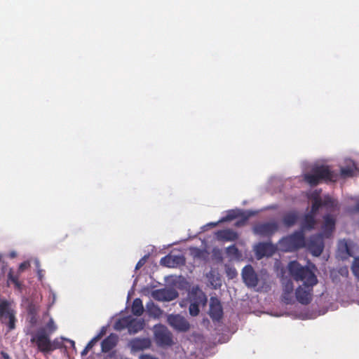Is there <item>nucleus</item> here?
I'll return each instance as SVG.
<instances>
[{
  "mask_svg": "<svg viewBox=\"0 0 359 359\" xmlns=\"http://www.w3.org/2000/svg\"><path fill=\"white\" fill-rule=\"evenodd\" d=\"M247 219H248V217H244L243 219H241V221H238V222H236V224H235V225H236V226H241L243 225V224L245 223V222L247 221Z\"/></svg>",
  "mask_w": 359,
  "mask_h": 359,
  "instance_id": "nucleus-41",
  "label": "nucleus"
},
{
  "mask_svg": "<svg viewBox=\"0 0 359 359\" xmlns=\"http://www.w3.org/2000/svg\"><path fill=\"white\" fill-rule=\"evenodd\" d=\"M335 227V220L332 218V216L327 215L324 217V224L322 226V233L326 238H329L334 229Z\"/></svg>",
  "mask_w": 359,
  "mask_h": 359,
  "instance_id": "nucleus-21",
  "label": "nucleus"
},
{
  "mask_svg": "<svg viewBox=\"0 0 359 359\" xmlns=\"http://www.w3.org/2000/svg\"><path fill=\"white\" fill-rule=\"evenodd\" d=\"M201 305H198L196 303L191 302L189 307V311L191 316H196L198 315L200 312V308Z\"/></svg>",
  "mask_w": 359,
  "mask_h": 359,
  "instance_id": "nucleus-33",
  "label": "nucleus"
},
{
  "mask_svg": "<svg viewBox=\"0 0 359 359\" xmlns=\"http://www.w3.org/2000/svg\"><path fill=\"white\" fill-rule=\"evenodd\" d=\"M91 348H87V345L86 346L85 348L81 352V355H85L88 353V352L90 350Z\"/></svg>",
  "mask_w": 359,
  "mask_h": 359,
  "instance_id": "nucleus-44",
  "label": "nucleus"
},
{
  "mask_svg": "<svg viewBox=\"0 0 359 359\" xmlns=\"http://www.w3.org/2000/svg\"><path fill=\"white\" fill-rule=\"evenodd\" d=\"M190 301L198 305L204 306L207 304V297L205 294L198 287H193L189 294Z\"/></svg>",
  "mask_w": 359,
  "mask_h": 359,
  "instance_id": "nucleus-17",
  "label": "nucleus"
},
{
  "mask_svg": "<svg viewBox=\"0 0 359 359\" xmlns=\"http://www.w3.org/2000/svg\"><path fill=\"white\" fill-rule=\"evenodd\" d=\"M102 337V334H98L97 336L93 337L88 344L87 348H92L98 340Z\"/></svg>",
  "mask_w": 359,
  "mask_h": 359,
  "instance_id": "nucleus-38",
  "label": "nucleus"
},
{
  "mask_svg": "<svg viewBox=\"0 0 359 359\" xmlns=\"http://www.w3.org/2000/svg\"><path fill=\"white\" fill-rule=\"evenodd\" d=\"M131 311L134 316H140L144 312V306L142 301L140 298H136L133 300Z\"/></svg>",
  "mask_w": 359,
  "mask_h": 359,
  "instance_id": "nucleus-26",
  "label": "nucleus"
},
{
  "mask_svg": "<svg viewBox=\"0 0 359 359\" xmlns=\"http://www.w3.org/2000/svg\"><path fill=\"white\" fill-rule=\"evenodd\" d=\"M323 206L327 207L328 208H332L336 206V201L332 199L330 196H326L324 199L322 201Z\"/></svg>",
  "mask_w": 359,
  "mask_h": 359,
  "instance_id": "nucleus-32",
  "label": "nucleus"
},
{
  "mask_svg": "<svg viewBox=\"0 0 359 359\" xmlns=\"http://www.w3.org/2000/svg\"><path fill=\"white\" fill-rule=\"evenodd\" d=\"M242 213L240 211L237 210H230L226 217H223L222 219L219 221V222H226V221H230L233 219H236L240 216H241Z\"/></svg>",
  "mask_w": 359,
  "mask_h": 359,
  "instance_id": "nucleus-30",
  "label": "nucleus"
},
{
  "mask_svg": "<svg viewBox=\"0 0 359 359\" xmlns=\"http://www.w3.org/2000/svg\"><path fill=\"white\" fill-rule=\"evenodd\" d=\"M228 274L231 278H233L236 275V271L235 269H229L228 271Z\"/></svg>",
  "mask_w": 359,
  "mask_h": 359,
  "instance_id": "nucleus-42",
  "label": "nucleus"
},
{
  "mask_svg": "<svg viewBox=\"0 0 359 359\" xmlns=\"http://www.w3.org/2000/svg\"><path fill=\"white\" fill-rule=\"evenodd\" d=\"M147 257L144 256V257L141 258L138 262L136 264L135 269H140L145 263Z\"/></svg>",
  "mask_w": 359,
  "mask_h": 359,
  "instance_id": "nucleus-40",
  "label": "nucleus"
},
{
  "mask_svg": "<svg viewBox=\"0 0 359 359\" xmlns=\"http://www.w3.org/2000/svg\"><path fill=\"white\" fill-rule=\"evenodd\" d=\"M341 177H352L354 173V170L350 167L341 168L340 170Z\"/></svg>",
  "mask_w": 359,
  "mask_h": 359,
  "instance_id": "nucleus-34",
  "label": "nucleus"
},
{
  "mask_svg": "<svg viewBox=\"0 0 359 359\" xmlns=\"http://www.w3.org/2000/svg\"><path fill=\"white\" fill-rule=\"evenodd\" d=\"M46 317L48 319L46 322L45 330H41L39 334L35 335V337L30 341L31 345L43 354L50 353L62 347V344L57 339L51 340V335L57 331V325L53 318L49 316L48 311L43 313V319L45 320Z\"/></svg>",
  "mask_w": 359,
  "mask_h": 359,
  "instance_id": "nucleus-2",
  "label": "nucleus"
},
{
  "mask_svg": "<svg viewBox=\"0 0 359 359\" xmlns=\"http://www.w3.org/2000/svg\"><path fill=\"white\" fill-rule=\"evenodd\" d=\"M130 316L124 317L118 320L115 323V329L118 330H121L125 328L128 329L129 325Z\"/></svg>",
  "mask_w": 359,
  "mask_h": 359,
  "instance_id": "nucleus-29",
  "label": "nucleus"
},
{
  "mask_svg": "<svg viewBox=\"0 0 359 359\" xmlns=\"http://www.w3.org/2000/svg\"><path fill=\"white\" fill-rule=\"evenodd\" d=\"M197 254L196 255H199V254L201 252V251L199 249H196Z\"/></svg>",
  "mask_w": 359,
  "mask_h": 359,
  "instance_id": "nucleus-47",
  "label": "nucleus"
},
{
  "mask_svg": "<svg viewBox=\"0 0 359 359\" xmlns=\"http://www.w3.org/2000/svg\"><path fill=\"white\" fill-rule=\"evenodd\" d=\"M351 269L355 278L359 280V257L354 258Z\"/></svg>",
  "mask_w": 359,
  "mask_h": 359,
  "instance_id": "nucleus-31",
  "label": "nucleus"
},
{
  "mask_svg": "<svg viewBox=\"0 0 359 359\" xmlns=\"http://www.w3.org/2000/svg\"><path fill=\"white\" fill-rule=\"evenodd\" d=\"M99 334H102V337L105 334V329L103 327Z\"/></svg>",
  "mask_w": 359,
  "mask_h": 359,
  "instance_id": "nucleus-45",
  "label": "nucleus"
},
{
  "mask_svg": "<svg viewBox=\"0 0 359 359\" xmlns=\"http://www.w3.org/2000/svg\"><path fill=\"white\" fill-rule=\"evenodd\" d=\"M1 355L2 357V359H11L9 355L4 351L1 352Z\"/></svg>",
  "mask_w": 359,
  "mask_h": 359,
  "instance_id": "nucleus-43",
  "label": "nucleus"
},
{
  "mask_svg": "<svg viewBox=\"0 0 359 359\" xmlns=\"http://www.w3.org/2000/svg\"><path fill=\"white\" fill-rule=\"evenodd\" d=\"M117 344V337L111 334L106 337L101 343L102 351L107 353L113 349Z\"/></svg>",
  "mask_w": 359,
  "mask_h": 359,
  "instance_id": "nucleus-22",
  "label": "nucleus"
},
{
  "mask_svg": "<svg viewBox=\"0 0 359 359\" xmlns=\"http://www.w3.org/2000/svg\"><path fill=\"white\" fill-rule=\"evenodd\" d=\"M168 322L171 327L180 332H187L190 328L189 323L179 314L169 316Z\"/></svg>",
  "mask_w": 359,
  "mask_h": 359,
  "instance_id": "nucleus-10",
  "label": "nucleus"
},
{
  "mask_svg": "<svg viewBox=\"0 0 359 359\" xmlns=\"http://www.w3.org/2000/svg\"><path fill=\"white\" fill-rule=\"evenodd\" d=\"M154 334L156 341L160 346H171L173 343L172 334L168 328L163 325H160L157 327Z\"/></svg>",
  "mask_w": 359,
  "mask_h": 359,
  "instance_id": "nucleus-8",
  "label": "nucleus"
},
{
  "mask_svg": "<svg viewBox=\"0 0 359 359\" xmlns=\"http://www.w3.org/2000/svg\"><path fill=\"white\" fill-rule=\"evenodd\" d=\"M152 296L156 300L169 302L175 299L178 297V292L174 289H160L154 290Z\"/></svg>",
  "mask_w": 359,
  "mask_h": 359,
  "instance_id": "nucleus-13",
  "label": "nucleus"
},
{
  "mask_svg": "<svg viewBox=\"0 0 359 359\" xmlns=\"http://www.w3.org/2000/svg\"><path fill=\"white\" fill-rule=\"evenodd\" d=\"M132 351H139L150 348L151 343L149 338H135L130 341Z\"/></svg>",
  "mask_w": 359,
  "mask_h": 359,
  "instance_id": "nucleus-19",
  "label": "nucleus"
},
{
  "mask_svg": "<svg viewBox=\"0 0 359 359\" xmlns=\"http://www.w3.org/2000/svg\"><path fill=\"white\" fill-rule=\"evenodd\" d=\"M226 253L229 255L236 256L238 255V249L235 245H230L226 248Z\"/></svg>",
  "mask_w": 359,
  "mask_h": 359,
  "instance_id": "nucleus-36",
  "label": "nucleus"
},
{
  "mask_svg": "<svg viewBox=\"0 0 359 359\" xmlns=\"http://www.w3.org/2000/svg\"><path fill=\"white\" fill-rule=\"evenodd\" d=\"M323 234L318 233L310 237L307 248L312 253L313 255L318 257L321 255L324 249Z\"/></svg>",
  "mask_w": 359,
  "mask_h": 359,
  "instance_id": "nucleus-7",
  "label": "nucleus"
},
{
  "mask_svg": "<svg viewBox=\"0 0 359 359\" xmlns=\"http://www.w3.org/2000/svg\"><path fill=\"white\" fill-rule=\"evenodd\" d=\"M278 229V225L275 222L260 223L253 227V231L255 234L264 237H271Z\"/></svg>",
  "mask_w": 359,
  "mask_h": 359,
  "instance_id": "nucleus-6",
  "label": "nucleus"
},
{
  "mask_svg": "<svg viewBox=\"0 0 359 359\" xmlns=\"http://www.w3.org/2000/svg\"><path fill=\"white\" fill-rule=\"evenodd\" d=\"M217 223L211 224L213 226H216Z\"/></svg>",
  "mask_w": 359,
  "mask_h": 359,
  "instance_id": "nucleus-49",
  "label": "nucleus"
},
{
  "mask_svg": "<svg viewBox=\"0 0 359 359\" xmlns=\"http://www.w3.org/2000/svg\"><path fill=\"white\" fill-rule=\"evenodd\" d=\"M299 219V214L296 211H291L285 214L283 217V223L287 227L294 226Z\"/></svg>",
  "mask_w": 359,
  "mask_h": 359,
  "instance_id": "nucleus-24",
  "label": "nucleus"
},
{
  "mask_svg": "<svg viewBox=\"0 0 359 359\" xmlns=\"http://www.w3.org/2000/svg\"><path fill=\"white\" fill-rule=\"evenodd\" d=\"M242 278L248 287H255L259 283V279L253 267L246 265L242 270Z\"/></svg>",
  "mask_w": 359,
  "mask_h": 359,
  "instance_id": "nucleus-9",
  "label": "nucleus"
},
{
  "mask_svg": "<svg viewBox=\"0 0 359 359\" xmlns=\"http://www.w3.org/2000/svg\"><path fill=\"white\" fill-rule=\"evenodd\" d=\"M322 206H323L322 199L318 196L314 197L313 200L311 211L309 213L316 216L317 212L318 211L320 208H321Z\"/></svg>",
  "mask_w": 359,
  "mask_h": 359,
  "instance_id": "nucleus-28",
  "label": "nucleus"
},
{
  "mask_svg": "<svg viewBox=\"0 0 359 359\" xmlns=\"http://www.w3.org/2000/svg\"><path fill=\"white\" fill-rule=\"evenodd\" d=\"M149 311L151 313L154 314L155 316H158L161 313V309L158 306H156L154 304H152L151 308L149 309Z\"/></svg>",
  "mask_w": 359,
  "mask_h": 359,
  "instance_id": "nucleus-39",
  "label": "nucleus"
},
{
  "mask_svg": "<svg viewBox=\"0 0 359 359\" xmlns=\"http://www.w3.org/2000/svg\"><path fill=\"white\" fill-rule=\"evenodd\" d=\"M215 235L217 239L220 241H235L238 238L237 232L229 229L219 230Z\"/></svg>",
  "mask_w": 359,
  "mask_h": 359,
  "instance_id": "nucleus-20",
  "label": "nucleus"
},
{
  "mask_svg": "<svg viewBox=\"0 0 359 359\" xmlns=\"http://www.w3.org/2000/svg\"><path fill=\"white\" fill-rule=\"evenodd\" d=\"M313 169L321 181L335 182L337 180V174L332 171L327 165L316 166Z\"/></svg>",
  "mask_w": 359,
  "mask_h": 359,
  "instance_id": "nucleus-14",
  "label": "nucleus"
},
{
  "mask_svg": "<svg viewBox=\"0 0 359 359\" xmlns=\"http://www.w3.org/2000/svg\"><path fill=\"white\" fill-rule=\"evenodd\" d=\"M304 179L312 187L318 185L321 182L313 168L312 169L311 173L304 175Z\"/></svg>",
  "mask_w": 359,
  "mask_h": 359,
  "instance_id": "nucleus-27",
  "label": "nucleus"
},
{
  "mask_svg": "<svg viewBox=\"0 0 359 359\" xmlns=\"http://www.w3.org/2000/svg\"><path fill=\"white\" fill-rule=\"evenodd\" d=\"M209 315L212 320H219L222 318L223 310L220 302L215 297H211Z\"/></svg>",
  "mask_w": 359,
  "mask_h": 359,
  "instance_id": "nucleus-16",
  "label": "nucleus"
},
{
  "mask_svg": "<svg viewBox=\"0 0 359 359\" xmlns=\"http://www.w3.org/2000/svg\"><path fill=\"white\" fill-rule=\"evenodd\" d=\"M276 247L271 243L260 242L255 247V252L257 259L264 257H271L276 252Z\"/></svg>",
  "mask_w": 359,
  "mask_h": 359,
  "instance_id": "nucleus-11",
  "label": "nucleus"
},
{
  "mask_svg": "<svg viewBox=\"0 0 359 359\" xmlns=\"http://www.w3.org/2000/svg\"><path fill=\"white\" fill-rule=\"evenodd\" d=\"M20 273H18V271H15L13 268L9 269L7 275L6 285L9 287L11 285H13L14 287L22 291V282L20 280Z\"/></svg>",
  "mask_w": 359,
  "mask_h": 359,
  "instance_id": "nucleus-18",
  "label": "nucleus"
},
{
  "mask_svg": "<svg viewBox=\"0 0 359 359\" xmlns=\"http://www.w3.org/2000/svg\"><path fill=\"white\" fill-rule=\"evenodd\" d=\"M287 268L294 280L303 282L295 290L297 300L304 305L310 304L313 297V286L318 283L316 276L307 266H302L297 261H291Z\"/></svg>",
  "mask_w": 359,
  "mask_h": 359,
  "instance_id": "nucleus-1",
  "label": "nucleus"
},
{
  "mask_svg": "<svg viewBox=\"0 0 359 359\" xmlns=\"http://www.w3.org/2000/svg\"><path fill=\"white\" fill-rule=\"evenodd\" d=\"M304 245L305 237L302 231H297L279 241L280 250L283 252H294Z\"/></svg>",
  "mask_w": 359,
  "mask_h": 359,
  "instance_id": "nucleus-4",
  "label": "nucleus"
},
{
  "mask_svg": "<svg viewBox=\"0 0 359 359\" xmlns=\"http://www.w3.org/2000/svg\"><path fill=\"white\" fill-rule=\"evenodd\" d=\"M282 301L286 304L293 302L294 285L291 280H284L283 283Z\"/></svg>",
  "mask_w": 359,
  "mask_h": 359,
  "instance_id": "nucleus-15",
  "label": "nucleus"
},
{
  "mask_svg": "<svg viewBox=\"0 0 359 359\" xmlns=\"http://www.w3.org/2000/svg\"><path fill=\"white\" fill-rule=\"evenodd\" d=\"M160 264L168 268H175L184 265L185 259L183 255L168 254L161 259Z\"/></svg>",
  "mask_w": 359,
  "mask_h": 359,
  "instance_id": "nucleus-12",
  "label": "nucleus"
},
{
  "mask_svg": "<svg viewBox=\"0 0 359 359\" xmlns=\"http://www.w3.org/2000/svg\"><path fill=\"white\" fill-rule=\"evenodd\" d=\"M35 265L37 268V275L39 280H42L44 275V271L40 269V262L38 259L35 260Z\"/></svg>",
  "mask_w": 359,
  "mask_h": 359,
  "instance_id": "nucleus-37",
  "label": "nucleus"
},
{
  "mask_svg": "<svg viewBox=\"0 0 359 359\" xmlns=\"http://www.w3.org/2000/svg\"><path fill=\"white\" fill-rule=\"evenodd\" d=\"M27 325L24 329L25 335L29 337V341H32V339L35 337V335H38L41 330H45L46 323L43 325L36 328V325L38 323V313L39 307L34 304H29L27 308Z\"/></svg>",
  "mask_w": 359,
  "mask_h": 359,
  "instance_id": "nucleus-3",
  "label": "nucleus"
},
{
  "mask_svg": "<svg viewBox=\"0 0 359 359\" xmlns=\"http://www.w3.org/2000/svg\"><path fill=\"white\" fill-rule=\"evenodd\" d=\"M0 321L6 326L7 332L15 329L16 311L12 307L11 303L5 299L0 301Z\"/></svg>",
  "mask_w": 359,
  "mask_h": 359,
  "instance_id": "nucleus-5",
  "label": "nucleus"
},
{
  "mask_svg": "<svg viewBox=\"0 0 359 359\" xmlns=\"http://www.w3.org/2000/svg\"><path fill=\"white\" fill-rule=\"evenodd\" d=\"M316 224L315 216L308 213L305 215L302 223V229L303 230H311L314 228Z\"/></svg>",
  "mask_w": 359,
  "mask_h": 359,
  "instance_id": "nucleus-25",
  "label": "nucleus"
},
{
  "mask_svg": "<svg viewBox=\"0 0 359 359\" xmlns=\"http://www.w3.org/2000/svg\"><path fill=\"white\" fill-rule=\"evenodd\" d=\"M71 344H72V346H74L75 343L74 341H70Z\"/></svg>",
  "mask_w": 359,
  "mask_h": 359,
  "instance_id": "nucleus-48",
  "label": "nucleus"
},
{
  "mask_svg": "<svg viewBox=\"0 0 359 359\" xmlns=\"http://www.w3.org/2000/svg\"><path fill=\"white\" fill-rule=\"evenodd\" d=\"M144 321L142 319L132 318L130 316L128 332L130 334H135L141 331L144 327Z\"/></svg>",
  "mask_w": 359,
  "mask_h": 359,
  "instance_id": "nucleus-23",
  "label": "nucleus"
},
{
  "mask_svg": "<svg viewBox=\"0 0 359 359\" xmlns=\"http://www.w3.org/2000/svg\"><path fill=\"white\" fill-rule=\"evenodd\" d=\"M30 267L29 261H25L22 262L18 269V273L22 274L25 270L28 269Z\"/></svg>",
  "mask_w": 359,
  "mask_h": 359,
  "instance_id": "nucleus-35",
  "label": "nucleus"
},
{
  "mask_svg": "<svg viewBox=\"0 0 359 359\" xmlns=\"http://www.w3.org/2000/svg\"><path fill=\"white\" fill-rule=\"evenodd\" d=\"M355 210L359 212V201L357 202L355 205Z\"/></svg>",
  "mask_w": 359,
  "mask_h": 359,
  "instance_id": "nucleus-46",
  "label": "nucleus"
}]
</instances>
